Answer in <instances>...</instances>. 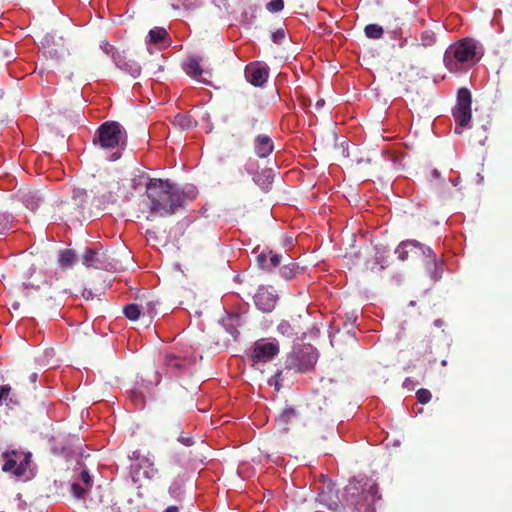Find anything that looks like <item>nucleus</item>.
Instances as JSON below:
<instances>
[{"mask_svg":"<svg viewBox=\"0 0 512 512\" xmlns=\"http://www.w3.org/2000/svg\"><path fill=\"white\" fill-rule=\"evenodd\" d=\"M268 255H269L268 270L279 266L283 260H285V261L291 260V257L288 254H285V256H282L280 254H276V253H273L272 251H269Z\"/></svg>","mask_w":512,"mask_h":512,"instance_id":"cd10ccee","label":"nucleus"},{"mask_svg":"<svg viewBox=\"0 0 512 512\" xmlns=\"http://www.w3.org/2000/svg\"><path fill=\"white\" fill-rule=\"evenodd\" d=\"M434 325H435L436 327H442V326L444 325V321H443L442 319H436V320L434 321Z\"/></svg>","mask_w":512,"mask_h":512,"instance_id":"de8ad7c7","label":"nucleus"},{"mask_svg":"<svg viewBox=\"0 0 512 512\" xmlns=\"http://www.w3.org/2000/svg\"><path fill=\"white\" fill-rule=\"evenodd\" d=\"M197 194L193 185L179 188L169 180L152 178L145 187L144 204L152 215L166 217L193 201Z\"/></svg>","mask_w":512,"mask_h":512,"instance_id":"f257e3e1","label":"nucleus"},{"mask_svg":"<svg viewBox=\"0 0 512 512\" xmlns=\"http://www.w3.org/2000/svg\"><path fill=\"white\" fill-rule=\"evenodd\" d=\"M477 42L464 38L451 45L444 54V64L450 72H458L465 63L475 64L477 59Z\"/></svg>","mask_w":512,"mask_h":512,"instance_id":"7ed1b4c3","label":"nucleus"},{"mask_svg":"<svg viewBox=\"0 0 512 512\" xmlns=\"http://www.w3.org/2000/svg\"><path fill=\"white\" fill-rule=\"evenodd\" d=\"M126 142V131L116 121H106L101 124L93 137V143L99 145L102 149H117L111 156L112 161H116L121 157L120 150L125 147Z\"/></svg>","mask_w":512,"mask_h":512,"instance_id":"f03ea898","label":"nucleus"},{"mask_svg":"<svg viewBox=\"0 0 512 512\" xmlns=\"http://www.w3.org/2000/svg\"><path fill=\"white\" fill-rule=\"evenodd\" d=\"M11 219L9 215L0 214V234H3L9 229Z\"/></svg>","mask_w":512,"mask_h":512,"instance_id":"58836bf2","label":"nucleus"},{"mask_svg":"<svg viewBox=\"0 0 512 512\" xmlns=\"http://www.w3.org/2000/svg\"><path fill=\"white\" fill-rule=\"evenodd\" d=\"M182 6L186 9H194L196 7V0H179Z\"/></svg>","mask_w":512,"mask_h":512,"instance_id":"37998d69","label":"nucleus"},{"mask_svg":"<svg viewBox=\"0 0 512 512\" xmlns=\"http://www.w3.org/2000/svg\"><path fill=\"white\" fill-rule=\"evenodd\" d=\"M104 50L108 55H111L117 68L131 75L134 78L140 76V64L135 60L128 58L124 51L120 52L118 49L114 48L108 43L105 45Z\"/></svg>","mask_w":512,"mask_h":512,"instance_id":"1a4fd4ad","label":"nucleus"},{"mask_svg":"<svg viewBox=\"0 0 512 512\" xmlns=\"http://www.w3.org/2000/svg\"><path fill=\"white\" fill-rule=\"evenodd\" d=\"M16 461L14 459H11V458H8L3 467H2V470L5 471V472H10L12 471L14 468V474L17 475V476H20L23 474L24 472V468L22 467V464H20L19 466L16 467Z\"/></svg>","mask_w":512,"mask_h":512,"instance_id":"c756f323","label":"nucleus"},{"mask_svg":"<svg viewBox=\"0 0 512 512\" xmlns=\"http://www.w3.org/2000/svg\"><path fill=\"white\" fill-rule=\"evenodd\" d=\"M185 71L189 76L194 77L196 79H199L203 74L200 62L196 58H191L188 61V63L186 64Z\"/></svg>","mask_w":512,"mask_h":512,"instance_id":"aec40b11","label":"nucleus"},{"mask_svg":"<svg viewBox=\"0 0 512 512\" xmlns=\"http://www.w3.org/2000/svg\"><path fill=\"white\" fill-rule=\"evenodd\" d=\"M296 271L297 265L292 262V259L289 261V263L280 267V273L285 279H292L295 276Z\"/></svg>","mask_w":512,"mask_h":512,"instance_id":"c85d7f7f","label":"nucleus"},{"mask_svg":"<svg viewBox=\"0 0 512 512\" xmlns=\"http://www.w3.org/2000/svg\"><path fill=\"white\" fill-rule=\"evenodd\" d=\"M178 441L181 442L185 446H191L194 444V441L191 437H186V436H182V435H180L178 437Z\"/></svg>","mask_w":512,"mask_h":512,"instance_id":"c03bdc74","label":"nucleus"},{"mask_svg":"<svg viewBox=\"0 0 512 512\" xmlns=\"http://www.w3.org/2000/svg\"><path fill=\"white\" fill-rule=\"evenodd\" d=\"M417 400L421 404H427L431 400V392L428 389L421 388L416 393Z\"/></svg>","mask_w":512,"mask_h":512,"instance_id":"72a5a7b5","label":"nucleus"},{"mask_svg":"<svg viewBox=\"0 0 512 512\" xmlns=\"http://www.w3.org/2000/svg\"><path fill=\"white\" fill-rule=\"evenodd\" d=\"M284 8V1L283 0H271L266 4V9L271 12H279Z\"/></svg>","mask_w":512,"mask_h":512,"instance_id":"f704fd0d","label":"nucleus"},{"mask_svg":"<svg viewBox=\"0 0 512 512\" xmlns=\"http://www.w3.org/2000/svg\"><path fill=\"white\" fill-rule=\"evenodd\" d=\"M276 300L277 296L267 287H260L254 296L256 307L264 313H269L275 308Z\"/></svg>","mask_w":512,"mask_h":512,"instance_id":"ddd939ff","label":"nucleus"},{"mask_svg":"<svg viewBox=\"0 0 512 512\" xmlns=\"http://www.w3.org/2000/svg\"><path fill=\"white\" fill-rule=\"evenodd\" d=\"M164 512H179V509L177 506H168Z\"/></svg>","mask_w":512,"mask_h":512,"instance_id":"49530a36","label":"nucleus"},{"mask_svg":"<svg viewBox=\"0 0 512 512\" xmlns=\"http://www.w3.org/2000/svg\"><path fill=\"white\" fill-rule=\"evenodd\" d=\"M255 153L260 158L268 157L274 150V143L270 136L260 134L254 139Z\"/></svg>","mask_w":512,"mask_h":512,"instance_id":"dca6fc26","label":"nucleus"},{"mask_svg":"<svg viewBox=\"0 0 512 512\" xmlns=\"http://www.w3.org/2000/svg\"><path fill=\"white\" fill-rule=\"evenodd\" d=\"M280 375H281V371H278L275 376L279 377Z\"/></svg>","mask_w":512,"mask_h":512,"instance_id":"864d4df0","label":"nucleus"},{"mask_svg":"<svg viewBox=\"0 0 512 512\" xmlns=\"http://www.w3.org/2000/svg\"><path fill=\"white\" fill-rule=\"evenodd\" d=\"M268 253L266 252H262L260 253L258 256H257V262H258V265L264 269V270H268V262H267V258H268Z\"/></svg>","mask_w":512,"mask_h":512,"instance_id":"ea45409f","label":"nucleus"},{"mask_svg":"<svg viewBox=\"0 0 512 512\" xmlns=\"http://www.w3.org/2000/svg\"><path fill=\"white\" fill-rule=\"evenodd\" d=\"M71 492L77 499H83L86 493V489L81 484L75 482L71 485Z\"/></svg>","mask_w":512,"mask_h":512,"instance_id":"e433bc0d","label":"nucleus"},{"mask_svg":"<svg viewBox=\"0 0 512 512\" xmlns=\"http://www.w3.org/2000/svg\"><path fill=\"white\" fill-rule=\"evenodd\" d=\"M364 33L367 38L380 39L383 36V27L377 24H368L364 28Z\"/></svg>","mask_w":512,"mask_h":512,"instance_id":"b1692460","label":"nucleus"},{"mask_svg":"<svg viewBox=\"0 0 512 512\" xmlns=\"http://www.w3.org/2000/svg\"><path fill=\"white\" fill-rule=\"evenodd\" d=\"M277 331L285 337L292 338L296 335V328L292 327V323L289 320H282L277 326Z\"/></svg>","mask_w":512,"mask_h":512,"instance_id":"a878e982","label":"nucleus"},{"mask_svg":"<svg viewBox=\"0 0 512 512\" xmlns=\"http://www.w3.org/2000/svg\"><path fill=\"white\" fill-rule=\"evenodd\" d=\"M82 264L86 267L116 271L119 268V261L114 257V252L102 245H95L85 250L82 255Z\"/></svg>","mask_w":512,"mask_h":512,"instance_id":"39448f33","label":"nucleus"},{"mask_svg":"<svg viewBox=\"0 0 512 512\" xmlns=\"http://www.w3.org/2000/svg\"><path fill=\"white\" fill-rule=\"evenodd\" d=\"M86 194L83 191L75 193L72 200L61 204V210L68 220H79L83 215Z\"/></svg>","mask_w":512,"mask_h":512,"instance_id":"9d476101","label":"nucleus"},{"mask_svg":"<svg viewBox=\"0 0 512 512\" xmlns=\"http://www.w3.org/2000/svg\"><path fill=\"white\" fill-rule=\"evenodd\" d=\"M441 179L440 172L437 169H433L430 174V181H439Z\"/></svg>","mask_w":512,"mask_h":512,"instance_id":"a18cd8bd","label":"nucleus"},{"mask_svg":"<svg viewBox=\"0 0 512 512\" xmlns=\"http://www.w3.org/2000/svg\"><path fill=\"white\" fill-rule=\"evenodd\" d=\"M395 254L401 261L423 260L428 264L436 265V255L434 251L417 240L402 241L395 249Z\"/></svg>","mask_w":512,"mask_h":512,"instance_id":"423d86ee","label":"nucleus"},{"mask_svg":"<svg viewBox=\"0 0 512 512\" xmlns=\"http://www.w3.org/2000/svg\"><path fill=\"white\" fill-rule=\"evenodd\" d=\"M168 36L167 31L162 27H154L148 33L149 43L159 44Z\"/></svg>","mask_w":512,"mask_h":512,"instance_id":"412c9836","label":"nucleus"},{"mask_svg":"<svg viewBox=\"0 0 512 512\" xmlns=\"http://www.w3.org/2000/svg\"><path fill=\"white\" fill-rule=\"evenodd\" d=\"M472 98L470 91L462 87L457 92V104L453 108L452 114L459 127H467L472 117L471 111Z\"/></svg>","mask_w":512,"mask_h":512,"instance_id":"6e6552de","label":"nucleus"},{"mask_svg":"<svg viewBox=\"0 0 512 512\" xmlns=\"http://www.w3.org/2000/svg\"><path fill=\"white\" fill-rule=\"evenodd\" d=\"M241 14L239 16V22L245 25H250L256 19V6L249 2H245L241 5Z\"/></svg>","mask_w":512,"mask_h":512,"instance_id":"6ab92c4d","label":"nucleus"},{"mask_svg":"<svg viewBox=\"0 0 512 512\" xmlns=\"http://www.w3.org/2000/svg\"><path fill=\"white\" fill-rule=\"evenodd\" d=\"M317 501L328 509L336 511L339 508L337 492L332 487L322 489L317 496Z\"/></svg>","mask_w":512,"mask_h":512,"instance_id":"f3484780","label":"nucleus"},{"mask_svg":"<svg viewBox=\"0 0 512 512\" xmlns=\"http://www.w3.org/2000/svg\"><path fill=\"white\" fill-rule=\"evenodd\" d=\"M157 303L158 302L150 301V302H147L145 304V306H141L142 315L143 316L147 315L149 318H152L156 314L155 307H156Z\"/></svg>","mask_w":512,"mask_h":512,"instance_id":"c9c22d12","label":"nucleus"},{"mask_svg":"<svg viewBox=\"0 0 512 512\" xmlns=\"http://www.w3.org/2000/svg\"><path fill=\"white\" fill-rule=\"evenodd\" d=\"M302 410L294 407H286L281 412V414L277 417V423L283 429L288 430L290 425L301 424L305 425V420L303 419Z\"/></svg>","mask_w":512,"mask_h":512,"instance_id":"4468645a","label":"nucleus"},{"mask_svg":"<svg viewBox=\"0 0 512 512\" xmlns=\"http://www.w3.org/2000/svg\"><path fill=\"white\" fill-rule=\"evenodd\" d=\"M441 365H442V366H446V365H447V361H446V360H443V361L441 362Z\"/></svg>","mask_w":512,"mask_h":512,"instance_id":"603ef678","label":"nucleus"},{"mask_svg":"<svg viewBox=\"0 0 512 512\" xmlns=\"http://www.w3.org/2000/svg\"><path fill=\"white\" fill-rule=\"evenodd\" d=\"M378 488L370 485L368 489L356 484H349L345 488V505L343 512H375L374 501Z\"/></svg>","mask_w":512,"mask_h":512,"instance_id":"20e7f679","label":"nucleus"},{"mask_svg":"<svg viewBox=\"0 0 512 512\" xmlns=\"http://www.w3.org/2000/svg\"><path fill=\"white\" fill-rule=\"evenodd\" d=\"M123 313L126 318L131 321L137 320L142 314L141 307L138 304L131 303L123 308Z\"/></svg>","mask_w":512,"mask_h":512,"instance_id":"5701e85b","label":"nucleus"},{"mask_svg":"<svg viewBox=\"0 0 512 512\" xmlns=\"http://www.w3.org/2000/svg\"><path fill=\"white\" fill-rule=\"evenodd\" d=\"M279 353V346L275 342L258 340L254 344L252 358L254 362H268Z\"/></svg>","mask_w":512,"mask_h":512,"instance_id":"9b49d317","label":"nucleus"},{"mask_svg":"<svg viewBox=\"0 0 512 512\" xmlns=\"http://www.w3.org/2000/svg\"><path fill=\"white\" fill-rule=\"evenodd\" d=\"M268 68L258 62L250 63L245 68V78L254 86H262L268 79Z\"/></svg>","mask_w":512,"mask_h":512,"instance_id":"f8f14e48","label":"nucleus"},{"mask_svg":"<svg viewBox=\"0 0 512 512\" xmlns=\"http://www.w3.org/2000/svg\"><path fill=\"white\" fill-rule=\"evenodd\" d=\"M254 181L262 189H268L273 182V178L270 170L262 171L261 173L254 176Z\"/></svg>","mask_w":512,"mask_h":512,"instance_id":"4be33fe9","label":"nucleus"},{"mask_svg":"<svg viewBox=\"0 0 512 512\" xmlns=\"http://www.w3.org/2000/svg\"><path fill=\"white\" fill-rule=\"evenodd\" d=\"M173 124L181 129H189L192 127L191 119L188 116L177 114L174 117Z\"/></svg>","mask_w":512,"mask_h":512,"instance_id":"2f4dec72","label":"nucleus"},{"mask_svg":"<svg viewBox=\"0 0 512 512\" xmlns=\"http://www.w3.org/2000/svg\"><path fill=\"white\" fill-rule=\"evenodd\" d=\"M323 104H324V100H320V101H318V102L316 103V106H317V107H320V106H322Z\"/></svg>","mask_w":512,"mask_h":512,"instance_id":"8fccbe9b","label":"nucleus"},{"mask_svg":"<svg viewBox=\"0 0 512 512\" xmlns=\"http://www.w3.org/2000/svg\"><path fill=\"white\" fill-rule=\"evenodd\" d=\"M75 259L76 253L71 249H65L59 255V263L63 267L72 265Z\"/></svg>","mask_w":512,"mask_h":512,"instance_id":"bb28decb","label":"nucleus"},{"mask_svg":"<svg viewBox=\"0 0 512 512\" xmlns=\"http://www.w3.org/2000/svg\"><path fill=\"white\" fill-rule=\"evenodd\" d=\"M286 38V30L283 27L278 28L276 31L272 32L271 40L275 44H282Z\"/></svg>","mask_w":512,"mask_h":512,"instance_id":"473e14b6","label":"nucleus"},{"mask_svg":"<svg viewBox=\"0 0 512 512\" xmlns=\"http://www.w3.org/2000/svg\"><path fill=\"white\" fill-rule=\"evenodd\" d=\"M36 379H37V374H36V373H32V374L30 375V380H31L32 382H35V381H36Z\"/></svg>","mask_w":512,"mask_h":512,"instance_id":"09e8293b","label":"nucleus"},{"mask_svg":"<svg viewBox=\"0 0 512 512\" xmlns=\"http://www.w3.org/2000/svg\"><path fill=\"white\" fill-rule=\"evenodd\" d=\"M290 322L292 323V327H294V329L296 328L297 336L306 334L305 327L301 323V315H298V319L292 317Z\"/></svg>","mask_w":512,"mask_h":512,"instance_id":"4c0bfd02","label":"nucleus"},{"mask_svg":"<svg viewBox=\"0 0 512 512\" xmlns=\"http://www.w3.org/2000/svg\"><path fill=\"white\" fill-rule=\"evenodd\" d=\"M11 386L10 385H3L0 386V403H2L3 400H6L7 396L11 392Z\"/></svg>","mask_w":512,"mask_h":512,"instance_id":"a19ab883","label":"nucleus"},{"mask_svg":"<svg viewBox=\"0 0 512 512\" xmlns=\"http://www.w3.org/2000/svg\"><path fill=\"white\" fill-rule=\"evenodd\" d=\"M317 359V350L311 345H303L287 355L285 368L305 373L314 368Z\"/></svg>","mask_w":512,"mask_h":512,"instance_id":"0eeeda50","label":"nucleus"},{"mask_svg":"<svg viewBox=\"0 0 512 512\" xmlns=\"http://www.w3.org/2000/svg\"><path fill=\"white\" fill-rule=\"evenodd\" d=\"M194 359L191 357H181L173 353H168L164 357V365L175 374H180L193 365Z\"/></svg>","mask_w":512,"mask_h":512,"instance_id":"2eb2a0df","label":"nucleus"},{"mask_svg":"<svg viewBox=\"0 0 512 512\" xmlns=\"http://www.w3.org/2000/svg\"><path fill=\"white\" fill-rule=\"evenodd\" d=\"M117 194L110 190L101 196L95 197V200L97 201L98 205L103 206L104 208L110 204H115L117 202Z\"/></svg>","mask_w":512,"mask_h":512,"instance_id":"393cba45","label":"nucleus"},{"mask_svg":"<svg viewBox=\"0 0 512 512\" xmlns=\"http://www.w3.org/2000/svg\"><path fill=\"white\" fill-rule=\"evenodd\" d=\"M19 198L22 203L31 211H35L43 201L41 193L37 190H20Z\"/></svg>","mask_w":512,"mask_h":512,"instance_id":"a211bd4d","label":"nucleus"},{"mask_svg":"<svg viewBox=\"0 0 512 512\" xmlns=\"http://www.w3.org/2000/svg\"><path fill=\"white\" fill-rule=\"evenodd\" d=\"M80 479L81 481L85 484L86 487H89L92 483V479L89 475V472L86 471V470H83L81 473H80Z\"/></svg>","mask_w":512,"mask_h":512,"instance_id":"79ce46f5","label":"nucleus"},{"mask_svg":"<svg viewBox=\"0 0 512 512\" xmlns=\"http://www.w3.org/2000/svg\"><path fill=\"white\" fill-rule=\"evenodd\" d=\"M436 43V36L434 32L427 30L421 34L420 45L423 47H431Z\"/></svg>","mask_w":512,"mask_h":512,"instance_id":"7c9ffc66","label":"nucleus"},{"mask_svg":"<svg viewBox=\"0 0 512 512\" xmlns=\"http://www.w3.org/2000/svg\"><path fill=\"white\" fill-rule=\"evenodd\" d=\"M461 132H462V131H461L458 127H456V128H455V133H457V134H461Z\"/></svg>","mask_w":512,"mask_h":512,"instance_id":"3c124183","label":"nucleus"}]
</instances>
